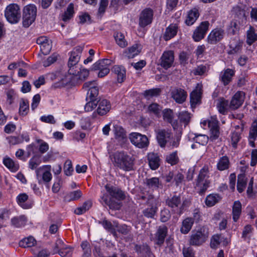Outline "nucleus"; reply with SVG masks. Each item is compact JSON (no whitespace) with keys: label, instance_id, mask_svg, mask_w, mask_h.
Segmentation results:
<instances>
[{"label":"nucleus","instance_id":"16","mask_svg":"<svg viewBox=\"0 0 257 257\" xmlns=\"http://www.w3.org/2000/svg\"><path fill=\"white\" fill-rule=\"evenodd\" d=\"M187 93L181 88H175L171 91L172 98L178 103H182L185 101Z\"/></svg>","mask_w":257,"mask_h":257},{"label":"nucleus","instance_id":"27","mask_svg":"<svg viewBox=\"0 0 257 257\" xmlns=\"http://www.w3.org/2000/svg\"><path fill=\"white\" fill-rule=\"evenodd\" d=\"M141 45L139 44H135L125 50L124 54L128 59L133 58L141 52Z\"/></svg>","mask_w":257,"mask_h":257},{"label":"nucleus","instance_id":"7","mask_svg":"<svg viewBox=\"0 0 257 257\" xmlns=\"http://www.w3.org/2000/svg\"><path fill=\"white\" fill-rule=\"evenodd\" d=\"M208 237V232L204 227H201L192 232L190 237L189 243L192 245H200L207 240Z\"/></svg>","mask_w":257,"mask_h":257},{"label":"nucleus","instance_id":"38","mask_svg":"<svg viewBox=\"0 0 257 257\" xmlns=\"http://www.w3.org/2000/svg\"><path fill=\"white\" fill-rule=\"evenodd\" d=\"M112 71L117 75V81L122 82L125 77V70L122 66H114L113 67Z\"/></svg>","mask_w":257,"mask_h":257},{"label":"nucleus","instance_id":"24","mask_svg":"<svg viewBox=\"0 0 257 257\" xmlns=\"http://www.w3.org/2000/svg\"><path fill=\"white\" fill-rule=\"evenodd\" d=\"M149 165L151 169L155 170L160 165V158L157 153H150L148 155Z\"/></svg>","mask_w":257,"mask_h":257},{"label":"nucleus","instance_id":"45","mask_svg":"<svg viewBox=\"0 0 257 257\" xmlns=\"http://www.w3.org/2000/svg\"><path fill=\"white\" fill-rule=\"evenodd\" d=\"M247 179L244 174H239L238 176L237 189L239 193L242 192L246 185Z\"/></svg>","mask_w":257,"mask_h":257},{"label":"nucleus","instance_id":"19","mask_svg":"<svg viewBox=\"0 0 257 257\" xmlns=\"http://www.w3.org/2000/svg\"><path fill=\"white\" fill-rule=\"evenodd\" d=\"M105 188L112 198H114L118 200L124 199L125 195L123 192L118 188L108 184L105 186Z\"/></svg>","mask_w":257,"mask_h":257},{"label":"nucleus","instance_id":"5","mask_svg":"<svg viewBox=\"0 0 257 257\" xmlns=\"http://www.w3.org/2000/svg\"><path fill=\"white\" fill-rule=\"evenodd\" d=\"M166 204L171 208H177L179 209L178 214H182L186 208L190 205V201L187 200H183L182 202L180 196L174 195L168 197L166 200Z\"/></svg>","mask_w":257,"mask_h":257},{"label":"nucleus","instance_id":"56","mask_svg":"<svg viewBox=\"0 0 257 257\" xmlns=\"http://www.w3.org/2000/svg\"><path fill=\"white\" fill-rule=\"evenodd\" d=\"M166 161L171 165L176 164L179 161V158L177 155V152L175 151L166 156Z\"/></svg>","mask_w":257,"mask_h":257},{"label":"nucleus","instance_id":"20","mask_svg":"<svg viewBox=\"0 0 257 257\" xmlns=\"http://www.w3.org/2000/svg\"><path fill=\"white\" fill-rule=\"evenodd\" d=\"M242 46V42L238 37H235L230 40L229 44V50L228 54H234L239 53Z\"/></svg>","mask_w":257,"mask_h":257},{"label":"nucleus","instance_id":"32","mask_svg":"<svg viewBox=\"0 0 257 257\" xmlns=\"http://www.w3.org/2000/svg\"><path fill=\"white\" fill-rule=\"evenodd\" d=\"M194 219L192 217H188L184 219L182 222L180 231L183 234L188 233L191 229L194 224Z\"/></svg>","mask_w":257,"mask_h":257},{"label":"nucleus","instance_id":"37","mask_svg":"<svg viewBox=\"0 0 257 257\" xmlns=\"http://www.w3.org/2000/svg\"><path fill=\"white\" fill-rule=\"evenodd\" d=\"M112 132L115 139L118 140H122L126 138V134L124 129L119 125L114 124Z\"/></svg>","mask_w":257,"mask_h":257},{"label":"nucleus","instance_id":"41","mask_svg":"<svg viewBox=\"0 0 257 257\" xmlns=\"http://www.w3.org/2000/svg\"><path fill=\"white\" fill-rule=\"evenodd\" d=\"M37 241L33 236H29L22 239L20 242V246L24 248L31 247L36 244Z\"/></svg>","mask_w":257,"mask_h":257},{"label":"nucleus","instance_id":"52","mask_svg":"<svg viewBox=\"0 0 257 257\" xmlns=\"http://www.w3.org/2000/svg\"><path fill=\"white\" fill-rule=\"evenodd\" d=\"M257 40V35L255 33L253 28L249 27V29L247 31V40L248 44L251 45Z\"/></svg>","mask_w":257,"mask_h":257},{"label":"nucleus","instance_id":"29","mask_svg":"<svg viewBox=\"0 0 257 257\" xmlns=\"http://www.w3.org/2000/svg\"><path fill=\"white\" fill-rule=\"evenodd\" d=\"M199 16V13L197 9L194 8L190 10L188 12L185 23L188 26L192 25L196 22Z\"/></svg>","mask_w":257,"mask_h":257},{"label":"nucleus","instance_id":"42","mask_svg":"<svg viewBox=\"0 0 257 257\" xmlns=\"http://www.w3.org/2000/svg\"><path fill=\"white\" fill-rule=\"evenodd\" d=\"M27 222V218L24 215L15 217L11 219L12 225L16 227H21L25 225Z\"/></svg>","mask_w":257,"mask_h":257},{"label":"nucleus","instance_id":"10","mask_svg":"<svg viewBox=\"0 0 257 257\" xmlns=\"http://www.w3.org/2000/svg\"><path fill=\"white\" fill-rule=\"evenodd\" d=\"M154 16V11L151 8L144 9L139 15V25L144 28L151 24L152 22Z\"/></svg>","mask_w":257,"mask_h":257},{"label":"nucleus","instance_id":"55","mask_svg":"<svg viewBox=\"0 0 257 257\" xmlns=\"http://www.w3.org/2000/svg\"><path fill=\"white\" fill-rule=\"evenodd\" d=\"M194 141L200 145L204 146L206 145L208 142L209 138L205 135H195L194 138Z\"/></svg>","mask_w":257,"mask_h":257},{"label":"nucleus","instance_id":"23","mask_svg":"<svg viewBox=\"0 0 257 257\" xmlns=\"http://www.w3.org/2000/svg\"><path fill=\"white\" fill-rule=\"evenodd\" d=\"M168 228L165 225L160 226L155 234L156 243L159 245L162 244L167 235Z\"/></svg>","mask_w":257,"mask_h":257},{"label":"nucleus","instance_id":"17","mask_svg":"<svg viewBox=\"0 0 257 257\" xmlns=\"http://www.w3.org/2000/svg\"><path fill=\"white\" fill-rule=\"evenodd\" d=\"M209 128L210 131V140L214 141L217 140L220 135L218 121L217 118L212 119L209 122Z\"/></svg>","mask_w":257,"mask_h":257},{"label":"nucleus","instance_id":"9","mask_svg":"<svg viewBox=\"0 0 257 257\" xmlns=\"http://www.w3.org/2000/svg\"><path fill=\"white\" fill-rule=\"evenodd\" d=\"M129 139L131 142L138 148L145 149L149 145L147 137L138 133H132L130 134Z\"/></svg>","mask_w":257,"mask_h":257},{"label":"nucleus","instance_id":"50","mask_svg":"<svg viewBox=\"0 0 257 257\" xmlns=\"http://www.w3.org/2000/svg\"><path fill=\"white\" fill-rule=\"evenodd\" d=\"M29 110V101L27 100L22 99L20 102L19 113L22 116L26 115Z\"/></svg>","mask_w":257,"mask_h":257},{"label":"nucleus","instance_id":"44","mask_svg":"<svg viewBox=\"0 0 257 257\" xmlns=\"http://www.w3.org/2000/svg\"><path fill=\"white\" fill-rule=\"evenodd\" d=\"M74 14V5L72 3H70L68 6L66 11L63 14L62 20L64 22H67L73 17Z\"/></svg>","mask_w":257,"mask_h":257},{"label":"nucleus","instance_id":"31","mask_svg":"<svg viewBox=\"0 0 257 257\" xmlns=\"http://www.w3.org/2000/svg\"><path fill=\"white\" fill-rule=\"evenodd\" d=\"M228 101L223 97H220L217 100L216 107L219 113L225 114L229 108Z\"/></svg>","mask_w":257,"mask_h":257},{"label":"nucleus","instance_id":"30","mask_svg":"<svg viewBox=\"0 0 257 257\" xmlns=\"http://www.w3.org/2000/svg\"><path fill=\"white\" fill-rule=\"evenodd\" d=\"M178 30V26L176 24H171L168 27L164 34L163 38L166 41L170 40L176 35Z\"/></svg>","mask_w":257,"mask_h":257},{"label":"nucleus","instance_id":"36","mask_svg":"<svg viewBox=\"0 0 257 257\" xmlns=\"http://www.w3.org/2000/svg\"><path fill=\"white\" fill-rule=\"evenodd\" d=\"M229 164L230 162L228 158L224 156L219 158L217 163L216 167L219 171H224L229 168Z\"/></svg>","mask_w":257,"mask_h":257},{"label":"nucleus","instance_id":"53","mask_svg":"<svg viewBox=\"0 0 257 257\" xmlns=\"http://www.w3.org/2000/svg\"><path fill=\"white\" fill-rule=\"evenodd\" d=\"M241 139V135L239 132H233L230 135V143L234 149L237 148V144Z\"/></svg>","mask_w":257,"mask_h":257},{"label":"nucleus","instance_id":"39","mask_svg":"<svg viewBox=\"0 0 257 257\" xmlns=\"http://www.w3.org/2000/svg\"><path fill=\"white\" fill-rule=\"evenodd\" d=\"M221 199L220 196L217 194H210L205 199V204L208 207H212L218 202Z\"/></svg>","mask_w":257,"mask_h":257},{"label":"nucleus","instance_id":"54","mask_svg":"<svg viewBox=\"0 0 257 257\" xmlns=\"http://www.w3.org/2000/svg\"><path fill=\"white\" fill-rule=\"evenodd\" d=\"M160 92L161 89L160 88H153L145 91L144 95L145 98L149 99L153 97L157 96L160 94Z\"/></svg>","mask_w":257,"mask_h":257},{"label":"nucleus","instance_id":"1","mask_svg":"<svg viewBox=\"0 0 257 257\" xmlns=\"http://www.w3.org/2000/svg\"><path fill=\"white\" fill-rule=\"evenodd\" d=\"M114 167L125 172L134 169L135 158L124 151H117L109 155Z\"/></svg>","mask_w":257,"mask_h":257},{"label":"nucleus","instance_id":"63","mask_svg":"<svg viewBox=\"0 0 257 257\" xmlns=\"http://www.w3.org/2000/svg\"><path fill=\"white\" fill-rule=\"evenodd\" d=\"M97 100H89V101L85 104L84 109L86 111L89 112L93 110L97 106L98 101Z\"/></svg>","mask_w":257,"mask_h":257},{"label":"nucleus","instance_id":"14","mask_svg":"<svg viewBox=\"0 0 257 257\" xmlns=\"http://www.w3.org/2000/svg\"><path fill=\"white\" fill-rule=\"evenodd\" d=\"M174 53L172 51L164 52L161 58V65L165 69L171 67L174 62Z\"/></svg>","mask_w":257,"mask_h":257},{"label":"nucleus","instance_id":"22","mask_svg":"<svg viewBox=\"0 0 257 257\" xmlns=\"http://www.w3.org/2000/svg\"><path fill=\"white\" fill-rule=\"evenodd\" d=\"M97 113L100 115L106 114L111 109V104L106 99L100 100L98 103Z\"/></svg>","mask_w":257,"mask_h":257},{"label":"nucleus","instance_id":"49","mask_svg":"<svg viewBox=\"0 0 257 257\" xmlns=\"http://www.w3.org/2000/svg\"><path fill=\"white\" fill-rule=\"evenodd\" d=\"M114 37L117 44L121 48L127 46V43L124 39L123 34L120 32H116L114 34Z\"/></svg>","mask_w":257,"mask_h":257},{"label":"nucleus","instance_id":"40","mask_svg":"<svg viewBox=\"0 0 257 257\" xmlns=\"http://www.w3.org/2000/svg\"><path fill=\"white\" fill-rule=\"evenodd\" d=\"M241 212V204L239 201H235L232 207V218L234 222L239 219Z\"/></svg>","mask_w":257,"mask_h":257},{"label":"nucleus","instance_id":"62","mask_svg":"<svg viewBox=\"0 0 257 257\" xmlns=\"http://www.w3.org/2000/svg\"><path fill=\"white\" fill-rule=\"evenodd\" d=\"M220 235L216 234L213 235L210 241V247L212 248H216L220 243Z\"/></svg>","mask_w":257,"mask_h":257},{"label":"nucleus","instance_id":"8","mask_svg":"<svg viewBox=\"0 0 257 257\" xmlns=\"http://www.w3.org/2000/svg\"><path fill=\"white\" fill-rule=\"evenodd\" d=\"M51 170L50 165H43L36 170V178L39 184L43 182L48 183L52 180Z\"/></svg>","mask_w":257,"mask_h":257},{"label":"nucleus","instance_id":"13","mask_svg":"<svg viewBox=\"0 0 257 257\" xmlns=\"http://www.w3.org/2000/svg\"><path fill=\"white\" fill-rule=\"evenodd\" d=\"M209 23L208 21L201 22L195 30L192 38L195 42H199L203 39L209 29Z\"/></svg>","mask_w":257,"mask_h":257},{"label":"nucleus","instance_id":"57","mask_svg":"<svg viewBox=\"0 0 257 257\" xmlns=\"http://www.w3.org/2000/svg\"><path fill=\"white\" fill-rule=\"evenodd\" d=\"M72 249L68 246L60 247L58 253L62 257H71L72 254Z\"/></svg>","mask_w":257,"mask_h":257},{"label":"nucleus","instance_id":"28","mask_svg":"<svg viewBox=\"0 0 257 257\" xmlns=\"http://www.w3.org/2000/svg\"><path fill=\"white\" fill-rule=\"evenodd\" d=\"M3 163L11 172H16L19 169V163L8 156L4 158Z\"/></svg>","mask_w":257,"mask_h":257},{"label":"nucleus","instance_id":"12","mask_svg":"<svg viewBox=\"0 0 257 257\" xmlns=\"http://www.w3.org/2000/svg\"><path fill=\"white\" fill-rule=\"evenodd\" d=\"M245 98V93L242 91H237L231 97L229 108L231 110L239 108L243 103Z\"/></svg>","mask_w":257,"mask_h":257},{"label":"nucleus","instance_id":"21","mask_svg":"<svg viewBox=\"0 0 257 257\" xmlns=\"http://www.w3.org/2000/svg\"><path fill=\"white\" fill-rule=\"evenodd\" d=\"M83 48L81 46L75 47L71 51L68 65H75L78 63Z\"/></svg>","mask_w":257,"mask_h":257},{"label":"nucleus","instance_id":"48","mask_svg":"<svg viewBox=\"0 0 257 257\" xmlns=\"http://www.w3.org/2000/svg\"><path fill=\"white\" fill-rule=\"evenodd\" d=\"M178 118L180 123L186 126L189 122L191 118V114L186 111H181L179 113Z\"/></svg>","mask_w":257,"mask_h":257},{"label":"nucleus","instance_id":"25","mask_svg":"<svg viewBox=\"0 0 257 257\" xmlns=\"http://www.w3.org/2000/svg\"><path fill=\"white\" fill-rule=\"evenodd\" d=\"M257 137V119L254 120L251 125L249 129L248 136L249 145L251 147H255L254 141Z\"/></svg>","mask_w":257,"mask_h":257},{"label":"nucleus","instance_id":"4","mask_svg":"<svg viewBox=\"0 0 257 257\" xmlns=\"http://www.w3.org/2000/svg\"><path fill=\"white\" fill-rule=\"evenodd\" d=\"M37 13L36 6L29 4L25 6L23 10V25L29 27L35 21Z\"/></svg>","mask_w":257,"mask_h":257},{"label":"nucleus","instance_id":"26","mask_svg":"<svg viewBox=\"0 0 257 257\" xmlns=\"http://www.w3.org/2000/svg\"><path fill=\"white\" fill-rule=\"evenodd\" d=\"M29 196L26 193L20 194L16 198L18 204L23 209H29L32 206V204L29 202Z\"/></svg>","mask_w":257,"mask_h":257},{"label":"nucleus","instance_id":"11","mask_svg":"<svg viewBox=\"0 0 257 257\" xmlns=\"http://www.w3.org/2000/svg\"><path fill=\"white\" fill-rule=\"evenodd\" d=\"M225 36V32L220 28L213 29L208 35L206 41L211 45H214L221 41Z\"/></svg>","mask_w":257,"mask_h":257},{"label":"nucleus","instance_id":"6","mask_svg":"<svg viewBox=\"0 0 257 257\" xmlns=\"http://www.w3.org/2000/svg\"><path fill=\"white\" fill-rule=\"evenodd\" d=\"M5 16L9 23L11 24L17 23L21 18V12L19 6L16 4L9 5L5 9Z\"/></svg>","mask_w":257,"mask_h":257},{"label":"nucleus","instance_id":"61","mask_svg":"<svg viewBox=\"0 0 257 257\" xmlns=\"http://www.w3.org/2000/svg\"><path fill=\"white\" fill-rule=\"evenodd\" d=\"M64 171L65 174L67 176H70L72 175L73 171V168L72 165V162L70 160H67L65 162L64 165Z\"/></svg>","mask_w":257,"mask_h":257},{"label":"nucleus","instance_id":"2","mask_svg":"<svg viewBox=\"0 0 257 257\" xmlns=\"http://www.w3.org/2000/svg\"><path fill=\"white\" fill-rule=\"evenodd\" d=\"M155 132L157 142L161 148L167 147L170 149H173L179 147L181 137L174 138L171 130L168 128L158 129Z\"/></svg>","mask_w":257,"mask_h":257},{"label":"nucleus","instance_id":"60","mask_svg":"<svg viewBox=\"0 0 257 257\" xmlns=\"http://www.w3.org/2000/svg\"><path fill=\"white\" fill-rule=\"evenodd\" d=\"M37 143L39 144V151L41 154L46 153L49 148L47 143L41 139L37 140Z\"/></svg>","mask_w":257,"mask_h":257},{"label":"nucleus","instance_id":"43","mask_svg":"<svg viewBox=\"0 0 257 257\" xmlns=\"http://www.w3.org/2000/svg\"><path fill=\"white\" fill-rule=\"evenodd\" d=\"M82 193L79 190L70 192L65 195L64 200L67 202H70L78 200L82 196Z\"/></svg>","mask_w":257,"mask_h":257},{"label":"nucleus","instance_id":"59","mask_svg":"<svg viewBox=\"0 0 257 257\" xmlns=\"http://www.w3.org/2000/svg\"><path fill=\"white\" fill-rule=\"evenodd\" d=\"M69 67L68 74L72 75L73 77H77L80 70V67L77 65H68Z\"/></svg>","mask_w":257,"mask_h":257},{"label":"nucleus","instance_id":"33","mask_svg":"<svg viewBox=\"0 0 257 257\" xmlns=\"http://www.w3.org/2000/svg\"><path fill=\"white\" fill-rule=\"evenodd\" d=\"M163 119L167 122L171 123L174 129H176L178 127L177 123L173 121V112L170 109H165L163 111Z\"/></svg>","mask_w":257,"mask_h":257},{"label":"nucleus","instance_id":"35","mask_svg":"<svg viewBox=\"0 0 257 257\" xmlns=\"http://www.w3.org/2000/svg\"><path fill=\"white\" fill-rule=\"evenodd\" d=\"M147 187L152 190H157L162 187V183L157 177H153L146 180Z\"/></svg>","mask_w":257,"mask_h":257},{"label":"nucleus","instance_id":"47","mask_svg":"<svg viewBox=\"0 0 257 257\" xmlns=\"http://www.w3.org/2000/svg\"><path fill=\"white\" fill-rule=\"evenodd\" d=\"M154 201V199L150 200L149 203L152 202L153 205L151 207L146 208L143 211V214L148 218H153L157 212V207L153 203Z\"/></svg>","mask_w":257,"mask_h":257},{"label":"nucleus","instance_id":"58","mask_svg":"<svg viewBox=\"0 0 257 257\" xmlns=\"http://www.w3.org/2000/svg\"><path fill=\"white\" fill-rule=\"evenodd\" d=\"M98 87L92 88L91 90H89L87 93V99L88 100H97V97L98 95Z\"/></svg>","mask_w":257,"mask_h":257},{"label":"nucleus","instance_id":"34","mask_svg":"<svg viewBox=\"0 0 257 257\" xmlns=\"http://www.w3.org/2000/svg\"><path fill=\"white\" fill-rule=\"evenodd\" d=\"M112 61L108 59H104L95 62L93 65V68L94 70H100L104 69H109Z\"/></svg>","mask_w":257,"mask_h":257},{"label":"nucleus","instance_id":"51","mask_svg":"<svg viewBox=\"0 0 257 257\" xmlns=\"http://www.w3.org/2000/svg\"><path fill=\"white\" fill-rule=\"evenodd\" d=\"M162 107L156 103H152L150 104L147 108V111L150 114H153L158 116L162 110Z\"/></svg>","mask_w":257,"mask_h":257},{"label":"nucleus","instance_id":"15","mask_svg":"<svg viewBox=\"0 0 257 257\" xmlns=\"http://www.w3.org/2000/svg\"><path fill=\"white\" fill-rule=\"evenodd\" d=\"M202 84L198 83L195 89L190 93V103L192 107H195L197 104L200 103L202 94Z\"/></svg>","mask_w":257,"mask_h":257},{"label":"nucleus","instance_id":"18","mask_svg":"<svg viewBox=\"0 0 257 257\" xmlns=\"http://www.w3.org/2000/svg\"><path fill=\"white\" fill-rule=\"evenodd\" d=\"M234 74L235 71L234 70L230 68L225 69L220 73L219 80L222 83L223 85H227L232 81V77Z\"/></svg>","mask_w":257,"mask_h":257},{"label":"nucleus","instance_id":"64","mask_svg":"<svg viewBox=\"0 0 257 257\" xmlns=\"http://www.w3.org/2000/svg\"><path fill=\"white\" fill-rule=\"evenodd\" d=\"M207 71V68L205 65H200L194 68L192 72L195 75H202Z\"/></svg>","mask_w":257,"mask_h":257},{"label":"nucleus","instance_id":"3","mask_svg":"<svg viewBox=\"0 0 257 257\" xmlns=\"http://www.w3.org/2000/svg\"><path fill=\"white\" fill-rule=\"evenodd\" d=\"M210 168L207 165H205L200 170L197 178L196 179L195 188L200 195L203 194L209 187Z\"/></svg>","mask_w":257,"mask_h":257},{"label":"nucleus","instance_id":"46","mask_svg":"<svg viewBox=\"0 0 257 257\" xmlns=\"http://www.w3.org/2000/svg\"><path fill=\"white\" fill-rule=\"evenodd\" d=\"M92 202L91 201H87L84 202L82 206L77 208L74 213L77 215H81L88 210L92 206Z\"/></svg>","mask_w":257,"mask_h":257}]
</instances>
